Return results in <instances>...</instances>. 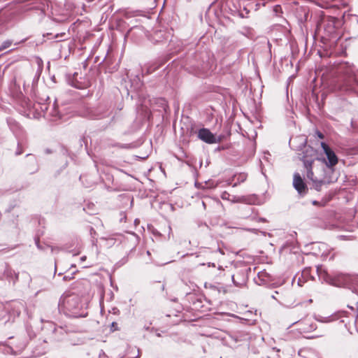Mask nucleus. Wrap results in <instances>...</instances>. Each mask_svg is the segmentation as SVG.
Returning a JSON list of instances; mask_svg holds the SVG:
<instances>
[{
	"label": "nucleus",
	"mask_w": 358,
	"mask_h": 358,
	"mask_svg": "<svg viewBox=\"0 0 358 358\" xmlns=\"http://www.w3.org/2000/svg\"><path fill=\"white\" fill-rule=\"evenodd\" d=\"M338 70L339 75L334 80L332 90L357 92L358 90V80L353 68L345 64L341 65Z\"/></svg>",
	"instance_id": "1"
},
{
	"label": "nucleus",
	"mask_w": 358,
	"mask_h": 358,
	"mask_svg": "<svg viewBox=\"0 0 358 358\" xmlns=\"http://www.w3.org/2000/svg\"><path fill=\"white\" fill-rule=\"evenodd\" d=\"M58 308L65 314L74 313L80 308V299L74 294H64L60 298Z\"/></svg>",
	"instance_id": "2"
},
{
	"label": "nucleus",
	"mask_w": 358,
	"mask_h": 358,
	"mask_svg": "<svg viewBox=\"0 0 358 358\" xmlns=\"http://www.w3.org/2000/svg\"><path fill=\"white\" fill-rule=\"evenodd\" d=\"M315 159H317V151L312 148H307L303 157V162L307 170V177L313 181L316 180L313 172V164Z\"/></svg>",
	"instance_id": "3"
},
{
	"label": "nucleus",
	"mask_w": 358,
	"mask_h": 358,
	"mask_svg": "<svg viewBox=\"0 0 358 358\" xmlns=\"http://www.w3.org/2000/svg\"><path fill=\"white\" fill-rule=\"evenodd\" d=\"M321 146L327 157V166L331 169L334 167L338 162V159L335 152L324 142L321 143Z\"/></svg>",
	"instance_id": "4"
},
{
	"label": "nucleus",
	"mask_w": 358,
	"mask_h": 358,
	"mask_svg": "<svg viewBox=\"0 0 358 358\" xmlns=\"http://www.w3.org/2000/svg\"><path fill=\"white\" fill-rule=\"evenodd\" d=\"M293 186L301 195H304L308 192V187L299 173L294 174Z\"/></svg>",
	"instance_id": "5"
},
{
	"label": "nucleus",
	"mask_w": 358,
	"mask_h": 358,
	"mask_svg": "<svg viewBox=\"0 0 358 358\" xmlns=\"http://www.w3.org/2000/svg\"><path fill=\"white\" fill-rule=\"evenodd\" d=\"M337 20L333 17H327L323 20V27L327 36H331L336 33Z\"/></svg>",
	"instance_id": "6"
},
{
	"label": "nucleus",
	"mask_w": 358,
	"mask_h": 358,
	"mask_svg": "<svg viewBox=\"0 0 358 358\" xmlns=\"http://www.w3.org/2000/svg\"><path fill=\"white\" fill-rule=\"evenodd\" d=\"M198 137L201 141L209 144L215 143L217 142L215 135L208 129L203 128L199 129Z\"/></svg>",
	"instance_id": "7"
},
{
	"label": "nucleus",
	"mask_w": 358,
	"mask_h": 358,
	"mask_svg": "<svg viewBox=\"0 0 358 358\" xmlns=\"http://www.w3.org/2000/svg\"><path fill=\"white\" fill-rule=\"evenodd\" d=\"M336 280L338 281H343V285H345L351 280V278L349 275L341 274L337 276Z\"/></svg>",
	"instance_id": "8"
},
{
	"label": "nucleus",
	"mask_w": 358,
	"mask_h": 358,
	"mask_svg": "<svg viewBox=\"0 0 358 358\" xmlns=\"http://www.w3.org/2000/svg\"><path fill=\"white\" fill-rule=\"evenodd\" d=\"M12 41L7 40L5 41L0 46V51H3V50L9 48L12 45Z\"/></svg>",
	"instance_id": "9"
},
{
	"label": "nucleus",
	"mask_w": 358,
	"mask_h": 358,
	"mask_svg": "<svg viewBox=\"0 0 358 358\" xmlns=\"http://www.w3.org/2000/svg\"><path fill=\"white\" fill-rule=\"evenodd\" d=\"M247 179V174L245 173H241L237 175V182L238 183L245 181Z\"/></svg>",
	"instance_id": "10"
},
{
	"label": "nucleus",
	"mask_w": 358,
	"mask_h": 358,
	"mask_svg": "<svg viewBox=\"0 0 358 358\" xmlns=\"http://www.w3.org/2000/svg\"><path fill=\"white\" fill-rule=\"evenodd\" d=\"M118 330H119V327H118L117 323L115 322H112V324H110V331L114 332V331H118Z\"/></svg>",
	"instance_id": "11"
},
{
	"label": "nucleus",
	"mask_w": 358,
	"mask_h": 358,
	"mask_svg": "<svg viewBox=\"0 0 358 358\" xmlns=\"http://www.w3.org/2000/svg\"><path fill=\"white\" fill-rule=\"evenodd\" d=\"M317 136L321 138V139H323L324 138V134L320 131H317Z\"/></svg>",
	"instance_id": "12"
},
{
	"label": "nucleus",
	"mask_w": 358,
	"mask_h": 358,
	"mask_svg": "<svg viewBox=\"0 0 358 358\" xmlns=\"http://www.w3.org/2000/svg\"><path fill=\"white\" fill-rule=\"evenodd\" d=\"M309 271V268H306L303 271L304 273H307Z\"/></svg>",
	"instance_id": "13"
},
{
	"label": "nucleus",
	"mask_w": 358,
	"mask_h": 358,
	"mask_svg": "<svg viewBox=\"0 0 358 358\" xmlns=\"http://www.w3.org/2000/svg\"><path fill=\"white\" fill-rule=\"evenodd\" d=\"M222 199H225V198H227V196H224V195H222Z\"/></svg>",
	"instance_id": "14"
},
{
	"label": "nucleus",
	"mask_w": 358,
	"mask_h": 358,
	"mask_svg": "<svg viewBox=\"0 0 358 358\" xmlns=\"http://www.w3.org/2000/svg\"><path fill=\"white\" fill-rule=\"evenodd\" d=\"M222 199H225V198H227V196H224V195H222Z\"/></svg>",
	"instance_id": "15"
},
{
	"label": "nucleus",
	"mask_w": 358,
	"mask_h": 358,
	"mask_svg": "<svg viewBox=\"0 0 358 358\" xmlns=\"http://www.w3.org/2000/svg\"><path fill=\"white\" fill-rule=\"evenodd\" d=\"M85 259H86V257H82L83 260H85Z\"/></svg>",
	"instance_id": "16"
},
{
	"label": "nucleus",
	"mask_w": 358,
	"mask_h": 358,
	"mask_svg": "<svg viewBox=\"0 0 358 358\" xmlns=\"http://www.w3.org/2000/svg\"><path fill=\"white\" fill-rule=\"evenodd\" d=\"M85 259H86V257H82L83 260H85Z\"/></svg>",
	"instance_id": "17"
},
{
	"label": "nucleus",
	"mask_w": 358,
	"mask_h": 358,
	"mask_svg": "<svg viewBox=\"0 0 358 358\" xmlns=\"http://www.w3.org/2000/svg\"><path fill=\"white\" fill-rule=\"evenodd\" d=\"M85 259H86V257H82L83 260H85Z\"/></svg>",
	"instance_id": "18"
},
{
	"label": "nucleus",
	"mask_w": 358,
	"mask_h": 358,
	"mask_svg": "<svg viewBox=\"0 0 358 358\" xmlns=\"http://www.w3.org/2000/svg\"><path fill=\"white\" fill-rule=\"evenodd\" d=\"M357 308H358V303H357Z\"/></svg>",
	"instance_id": "19"
}]
</instances>
